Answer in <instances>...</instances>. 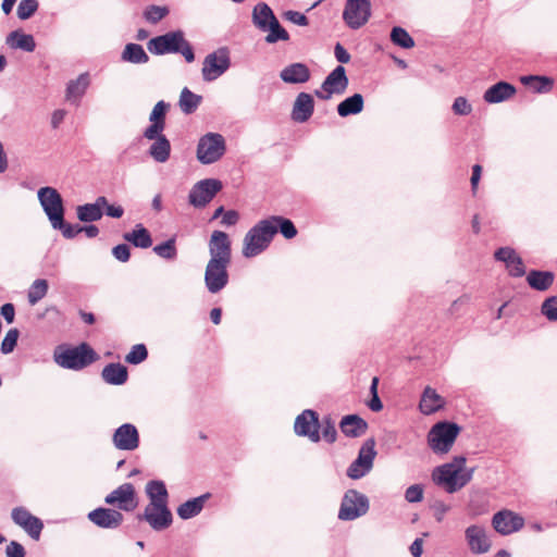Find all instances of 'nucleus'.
<instances>
[{
  "mask_svg": "<svg viewBox=\"0 0 557 557\" xmlns=\"http://www.w3.org/2000/svg\"><path fill=\"white\" fill-rule=\"evenodd\" d=\"M521 83L532 88L534 92H549L554 86L553 78L548 76L529 75L521 77Z\"/></svg>",
  "mask_w": 557,
  "mask_h": 557,
  "instance_id": "42",
  "label": "nucleus"
},
{
  "mask_svg": "<svg viewBox=\"0 0 557 557\" xmlns=\"http://www.w3.org/2000/svg\"><path fill=\"white\" fill-rule=\"evenodd\" d=\"M104 503L110 506L116 505L121 511H133L138 506L135 487L132 483H123L104 497Z\"/></svg>",
  "mask_w": 557,
  "mask_h": 557,
  "instance_id": "15",
  "label": "nucleus"
},
{
  "mask_svg": "<svg viewBox=\"0 0 557 557\" xmlns=\"http://www.w3.org/2000/svg\"><path fill=\"white\" fill-rule=\"evenodd\" d=\"M284 16L287 21L299 26H307L309 24L308 17L304 13L297 11H286Z\"/></svg>",
  "mask_w": 557,
  "mask_h": 557,
  "instance_id": "63",
  "label": "nucleus"
},
{
  "mask_svg": "<svg viewBox=\"0 0 557 557\" xmlns=\"http://www.w3.org/2000/svg\"><path fill=\"white\" fill-rule=\"evenodd\" d=\"M210 497V494H203L198 497L186 500L181 504L177 508V515L183 520H188L196 517L203 509L206 500Z\"/></svg>",
  "mask_w": 557,
  "mask_h": 557,
  "instance_id": "35",
  "label": "nucleus"
},
{
  "mask_svg": "<svg viewBox=\"0 0 557 557\" xmlns=\"http://www.w3.org/2000/svg\"><path fill=\"white\" fill-rule=\"evenodd\" d=\"M123 237L137 248L146 249L152 245V237L143 224H137L132 232L125 233Z\"/></svg>",
  "mask_w": 557,
  "mask_h": 557,
  "instance_id": "38",
  "label": "nucleus"
},
{
  "mask_svg": "<svg viewBox=\"0 0 557 557\" xmlns=\"http://www.w3.org/2000/svg\"><path fill=\"white\" fill-rule=\"evenodd\" d=\"M37 197L50 223L64 216L65 208L63 198L55 188L50 186L41 187L37 193Z\"/></svg>",
  "mask_w": 557,
  "mask_h": 557,
  "instance_id": "11",
  "label": "nucleus"
},
{
  "mask_svg": "<svg viewBox=\"0 0 557 557\" xmlns=\"http://www.w3.org/2000/svg\"><path fill=\"white\" fill-rule=\"evenodd\" d=\"M170 13V9L166 5L149 4L143 11V18L150 24H158Z\"/></svg>",
  "mask_w": 557,
  "mask_h": 557,
  "instance_id": "44",
  "label": "nucleus"
},
{
  "mask_svg": "<svg viewBox=\"0 0 557 557\" xmlns=\"http://www.w3.org/2000/svg\"><path fill=\"white\" fill-rule=\"evenodd\" d=\"M121 59L124 62H128L132 64H146L149 62V55L139 44L129 42L126 44Z\"/></svg>",
  "mask_w": 557,
  "mask_h": 557,
  "instance_id": "39",
  "label": "nucleus"
},
{
  "mask_svg": "<svg viewBox=\"0 0 557 557\" xmlns=\"http://www.w3.org/2000/svg\"><path fill=\"white\" fill-rule=\"evenodd\" d=\"M349 81L343 65H337L323 81L321 88L330 94H343L348 87Z\"/></svg>",
  "mask_w": 557,
  "mask_h": 557,
  "instance_id": "25",
  "label": "nucleus"
},
{
  "mask_svg": "<svg viewBox=\"0 0 557 557\" xmlns=\"http://www.w3.org/2000/svg\"><path fill=\"white\" fill-rule=\"evenodd\" d=\"M453 112L456 115H469L472 112V106L469 103L467 98L459 96L454 100Z\"/></svg>",
  "mask_w": 557,
  "mask_h": 557,
  "instance_id": "58",
  "label": "nucleus"
},
{
  "mask_svg": "<svg viewBox=\"0 0 557 557\" xmlns=\"http://www.w3.org/2000/svg\"><path fill=\"white\" fill-rule=\"evenodd\" d=\"M371 16L370 0H347L343 12V20L351 29L362 27Z\"/></svg>",
  "mask_w": 557,
  "mask_h": 557,
  "instance_id": "13",
  "label": "nucleus"
},
{
  "mask_svg": "<svg viewBox=\"0 0 557 557\" xmlns=\"http://www.w3.org/2000/svg\"><path fill=\"white\" fill-rule=\"evenodd\" d=\"M112 255L120 262H127L131 258V248L126 244H119L113 247Z\"/></svg>",
  "mask_w": 557,
  "mask_h": 557,
  "instance_id": "61",
  "label": "nucleus"
},
{
  "mask_svg": "<svg viewBox=\"0 0 557 557\" xmlns=\"http://www.w3.org/2000/svg\"><path fill=\"white\" fill-rule=\"evenodd\" d=\"M210 259L212 261H232V243L228 235L223 231H213L208 244Z\"/></svg>",
  "mask_w": 557,
  "mask_h": 557,
  "instance_id": "16",
  "label": "nucleus"
},
{
  "mask_svg": "<svg viewBox=\"0 0 557 557\" xmlns=\"http://www.w3.org/2000/svg\"><path fill=\"white\" fill-rule=\"evenodd\" d=\"M231 66L230 51L226 47L209 53L202 63V78L212 82L223 75Z\"/></svg>",
  "mask_w": 557,
  "mask_h": 557,
  "instance_id": "8",
  "label": "nucleus"
},
{
  "mask_svg": "<svg viewBox=\"0 0 557 557\" xmlns=\"http://www.w3.org/2000/svg\"><path fill=\"white\" fill-rule=\"evenodd\" d=\"M87 518L90 522L101 529H117L124 520V516L120 510L98 507L88 512Z\"/></svg>",
  "mask_w": 557,
  "mask_h": 557,
  "instance_id": "19",
  "label": "nucleus"
},
{
  "mask_svg": "<svg viewBox=\"0 0 557 557\" xmlns=\"http://www.w3.org/2000/svg\"><path fill=\"white\" fill-rule=\"evenodd\" d=\"M5 44L12 49H21L26 52H33L36 48V41L30 34H24L16 29L7 36Z\"/></svg>",
  "mask_w": 557,
  "mask_h": 557,
  "instance_id": "34",
  "label": "nucleus"
},
{
  "mask_svg": "<svg viewBox=\"0 0 557 557\" xmlns=\"http://www.w3.org/2000/svg\"><path fill=\"white\" fill-rule=\"evenodd\" d=\"M149 148V156L159 163H164L171 154V143L166 136L156 137Z\"/></svg>",
  "mask_w": 557,
  "mask_h": 557,
  "instance_id": "40",
  "label": "nucleus"
},
{
  "mask_svg": "<svg viewBox=\"0 0 557 557\" xmlns=\"http://www.w3.org/2000/svg\"><path fill=\"white\" fill-rule=\"evenodd\" d=\"M53 230L60 231L63 237L67 239L74 238L78 233H81L79 225H72L64 220V216L55 220L50 223Z\"/></svg>",
  "mask_w": 557,
  "mask_h": 557,
  "instance_id": "50",
  "label": "nucleus"
},
{
  "mask_svg": "<svg viewBox=\"0 0 557 557\" xmlns=\"http://www.w3.org/2000/svg\"><path fill=\"white\" fill-rule=\"evenodd\" d=\"M230 264L231 263L227 262L208 261L205 269L203 282L210 294H219L227 286L230 282L227 271Z\"/></svg>",
  "mask_w": 557,
  "mask_h": 557,
  "instance_id": "10",
  "label": "nucleus"
},
{
  "mask_svg": "<svg viewBox=\"0 0 557 557\" xmlns=\"http://www.w3.org/2000/svg\"><path fill=\"white\" fill-rule=\"evenodd\" d=\"M263 32H268V35L264 38L267 44L289 40V34L280 24L277 18L272 24H269Z\"/></svg>",
  "mask_w": 557,
  "mask_h": 557,
  "instance_id": "46",
  "label": "nucleus"
},
{
  "mask_svg": "<svg viewBox=\"0 0 557 557\" xmlns=\"http://www.w3.org/2000/svg\"><path fill=\"white\" fill-rule=\"evenodd\" d=\"M444 406H445L444 398L440 394H437L435 389H433L430 386H426L424 388L421 399H420V404H419L420 411L423 414L429 416V414H432V413L438 411Z\"/></svg>",
  "mask_w": 557,
  "mask_h": 557,
  "instance_id": "30",
  "label": "nucleus"
},
{
  "mask_svg": "<svg viewBox=\"0 0 557 557\" xmlns=\"http://www.w3.org/2000/svg\"><path fill=\"white\" fill-rule=\"evenodd\" d=\"M103 210L106 215L113 218V219H121L124 214V209L120 205H110L107 201V205L103 206Z\"/></svg>",
  "mask_w": 557,
  "mask_h": 557,
  "instance_id": "64",
  "label": "nucleus"
},
{
  "mask_svg": "<svg viewBox=\"0 0 557 557\" xmlns=\"http://www.w3.org/2000/svg\"><path fill=\"white\" fill-rule=\"evenodd\" d=\"M11 518L13 522L21 527L33 540L38 541L40 539L44 523L38 517L32 515L25 507L21 506L13 508Z\"/></svg>",
  "mask_w": 557,
  "mask_h": 557,
  "instance_id": "17",
  "label": "nucleus"
},
{
  "mask_svg": "<svg viewBox=\"0 0 557 557\" xmlns=\"http://www.w3.org/2000/svg\"><path fill=\"white\" fill-rule=\"evenodd\" d=\"M147 49L154 55L182 54L187 63L195 61V52L182 29L156 36L147 42Z\"/></svg>",
  "mask_w": 557,
  "mask_h": 557,
  "instance_id": "1",
  "label": "nucleus"
},
{
  "mask_svg": "<svg viewBox=\"0 0 557 557\" xmlns=\"http://www.w3.org/2000/svg\"><path fill=\"white\" fill-rule=\"evenodd\" d=\"M89 85L90 76L88 72L79 74L76 79H71L66 85L65 100L74 106H78Z\"/></svg>",
  "mask_w": 557,
  "mask_h": 557,
  "instance_id": "24",
  "label": "nucleus"
},
{
  "mask_svg": "<svg viewBox=\"0 0 557 557\" xmlns=\"http://www.w3.org/2000/svg\"><path fill=\"white\" fill-rule=\"evenodd\" d=\"M222 187V182L216 178L201 180L191 187L188 201L195 208H203L215 197Z\"/></svg>",
  "mask_w": 557,
  "mask_h": 557,
  "instance_id": "12",
  "label": "nucleus"
},
{
  "mask_svg": "<svg viewBox=\"0 0 557 557\" xmlns=\"http://www.w3.org/2000/svg\"><path fill=\"white\" fill-rule=\"evenodd\" d=\"M18 336L20 332L17 329H11L8 331L1 343V352L3 355H8L14 350L17 345Z\"/></svg>",
  "mask_w": 557,
  "mask_h": 557,
  "instance_id": "55",
  "label": "nucleus"
},
{
  "mask_svg": "<svg viewBox=\"0 0 557 557\" xmlns=\"http://www.w3.org/2000/svg\"><path fill=\"white\" fill-rule=\"evenodd\" d=\"M145 493L150 505H169V492L162 480H151L146 484Z\"/></svg>",
  "mask_w": 557,
  "mask_h": 557,
  "instance_id": "31",
  "label": "nucleus"
},
{
  "mask_svg": "<svg viewBox=\"0 0 557 557\" xmlns=\"http://www.w3.org/2000/svg\"><path fill=\"white\" fill-rule=\"evenodd\" d=\"M276 20L272 9L264 2H259L252 10V23L260 30H264L269 24Z\"/></svg>",
  "mask_w": 557,
  "mask_h": 557,
  "instance_id": "37",
  "label": "nucleus"
},
{
  "mask_svg": "<svg viewBox=\"0 0 557 557\" xmlns=\"http://www.w3.org/2000/svg\"><path fill=\"white\" fill-rule=\"evenodd\" d=\"M494 258L497 261L505 263L510 276L521 277L525 274L523 261L521 257L517 255L515 249L510 247H502L495 251Z\"/></svg>",
  "mask_w": 557,
  "mask_h": 557,
  "instance_id": "21",
  "label": "nucleus"
},
{
  "mask_svg": "<svg viewBox=\"0 0 557 557\" xmlns=\"http://www.w3.org/2000/svg\"><path fill=\"white\" fill-rule=\"evenodd\" d=\"M363 107V96L361 94H354L338 103L337 113L341 117H347L362 112Z\"/></svg>",
  "mask_w": 557,
  "mask_h": 557,
  "instance_id": "36",
  "label": "nucleus"
},
{
  "mask_svg": "<svg viewBox=\"0 0 557 557\" xmlns=\"http://www.w3.org/2000/svg\"><path fill=\"white\" fill-rule=\"evenodd\" d=\"M107 205V197L99 196L92 203H84L76 208L77 219L83 223L99 221L103 215V206Z\"/></svg>",
  "mask_w": 557,
  "mask_h": 557,
  "instance_id": "27",
  "label": "nucleus"
},
{
  "mask_svg": "<svg viewBox=\"0 0 557 557\" xmlns=\"http://www.w3.org/2000/svg\"><path fill=\"white\" fill-rule=\"evenodd\" d=\"M492 524L496 532L508 535L522 529L524 519L510 510H500L493 516Z\"/></svg>",
  "mask_w": 557,
  "mask_h": 557,
  "instance_id": "20",
  "label": "nucleus"
},
{
  "mask_svg": "<svg viewBox=\"0 0 557 557\" xmlns=\"http://www.w3.org/2000/svg\"><path fill=\"white\" fill-rule=\"evenodd\" d=\"M38 5L37 0H21L16 11L17 17L22 21L30 18L38 10Z\"/></svg>",
  "mask_w": 557,
  "mask_h": 557,
  "instance_id": "52",
  "label": "nucleus"
},
{
  "mask_svg": "<svg viewBox=\"0 0 557 557\" xmlns=\"http://www.w3.org/2000/svg\"><path fill=\"white\" fill-rule=\"evenodd\" d=\"M99 356L87 343H82L75 347L59 345L53 351L54 362L63 368L79 371L95 361Z\"/></svg>",
  "mask_w": 557,
  "mask_h": 557,
  "instance_id": "2",
  "label": "nucleus"
},
{
  "mask_svg": "<svg viewBox=\"0 0 557 557\" xmlns=\"http://www.w3.org/2000/svg\"><path fill=\"white\" fill-rule=\"evenodd\" d=\"M391 40L394 45L403 49H410L414 47L413 38L405 28L400 26H395L392 28Z\"/></svg>",
  "mask_w": 557,
  "mask_h": 557,
  "instance_id": "48",
  "label": "nucleus"
},
{
  "mask_svg": "<svg viewBox=\"0 0 557 557\" xmlns=\"http://www.w3.org/2000/svg\"><path fill=\"white\" fill-rule=\"evenodd\" d=\"M339 429L347 437H360L368 430V423L358 414H347L342 418Z\"/></svg>",
  "mask_w": 557,
  "mask_h": 557,
  "instance_id": "29",
  "label": "nucleus"
},
{
  "mask_svg": "<svg viewBox=\"0 0 557 557\" xmlns=\"http://www.w3.org/2000/svg\"><path fill=\"white\" fill-rule=\"evenodd\" d=\"M169 107V103L165 101H158L149 114V121H165Z\"/></svg>",
  "mask_w": 557,
  "mask_h": 557,
  "instance_id": "59",
  "label": "nucleus"
},
{
  "mask_svg": "<svg viewBox=\"0 0 557 557\" xmlns=\"http://www.w3.org/2000/svg\"><path fill=\"white\" fill-rule=\"evenodd\" d=\"M294 431L296 435L308 437L312 443H318L321 440L318 412L312 409H305L296 417Z\"/></svg>",
  "mask_w": 557,
  "mask_h": 557,
  "instance_id": "14",
  "label": "nucleus"
},
{
  "mask_svg": "<svg viewBox=\"0 0 557 557\" xmlns=\"http://www.w3.org/2000/svg\"><path fill=\"white\" fill-rule=\"evenodd\" d=\"M473 473L474 468L461 469L455 462H447L433 470L432 480L437 486L453 494L466 486L472 480Z\"/></svg>",
  "mask_w": 557,
  "mask_h": 557,
  "instance_id": "4",
  "label": "nucleus"
},
{
  "mask_svg": "<svg viewBox=\"0 0 557 557\" xmlns=\"http://www.w3.org/2000/svg\"><path fill=\"white\" fill-rule=\"evenodd\" d=\"M314 100L308 92H299L294 101L290 117L296 123L307 122L313 114Z\"/></svg>",
  "mask_w": 557,
  "mask_h": 557,
  "instance_id": "22",
  "label": "nucleus"
},
{
  "mask_svg": "<svg viewBox=\"0 0 557 557\" xmlns=\"http://www.w3.org/2000/svg\"><path fill=\"white\" fill-rule=\"evenodd\" d=\"M372 468H368V465L362 463L361 459H355L347 468V476L352 480H358L368 474Z\"/></svg>",
  "mask_w": 557,
  "mask_h": 557,
  "instance_id": "53",
  "label": "nucleus"
},
{
  "mask_svg": "<svg viewBox=\"0 0 557 557\" xmlns=\"http://www.w3.org/2000/svg\"><path fill=\"white\" fill-rule=\"evenodd\" d=\"M165 125V121H150V125L144 131L143 135L146 139L164 136Z\"/></svg>",
  "mask_w": 557,
  "mask_h": 557,
  "instance_id": "57",
  "label": "nucleus"
},
{
  "mask_svg": "<svg viewBox=\"0 0 557 557\" xmlns=\"http://www.w3.org/2000/svg\"><path fill=\"white\" fill-rule=\"evenodd\" d=\"M320 429L322 431V435L324 440L332 444L336 441L337 431L335 429L334 421L331 417H324L322 422H320Z\"/></svg>",
  "mask_w": 557,
  "mask_h": 557,
  "instance_id": "56",
  "label": "nucleus"
},
{
  "mask_svg": "<svg viewBox=\"0 0 557 557\" xmlns=\"http://www.w3.org/2000/svg\"><path fill=\"white\" fill-rule=\"evenodd\" d=\"M276 228L271 224L269 218L257 222L245 235L243 256L253 258L265 251L271 245Z\"/></svg>",
  "mask_w": 557,
  "mask_h": 557,
  "instance_id": "3",
  "label": "nucleus"
},
{
  "mask_svg": "<svg viewBox=\"0 0 557 557\" xmlns=\"http://www.w3.org/2000/svg\"><path fill=\"white\" fill-rule=\"evenodd\" d=\"M225 149V140L221 134L208 133L198 141L197 159L202 164L214 163L222 158Z\"/></svg>",
  "mask_w": 557,
  "mask_h": 557,
  "instance_id": "7",
  "label": "nucleus"
},
{
  "mask_svg": "<svg viewBox=\"0 0 557 557\" xmlns=\"http://www.w3.org/2000/svg\"><path fill=\"white\" fill-rule=\"evenodd\" d=\"M148 358V350L144 344H136L126 355L125 361L129 364H139Z\"/></svg>",
  "mask_w": 557,
  "mask_h": 557,
  "instance_id": "51",
  "label": "nucleus"
},
{
  "mask_svg": "<svg viewBox=\"0 0 557 557\" xmlns=\"http://www.w3.org/2000/svg\"><path fill=\"white\" fill-rule=\"evenodd\" d=\"M408 503H419L423 499V487L420 484L410 485L405 492Z\"/></svg>",
  "mask_w": 557,
  "mask_h": 557,
  "instance_id": "60",
  "label": "nucleus"
},
{
  "mask_svg": "<svg viewBox=\"0 0 557 557\" xmlns=\"http://www.w3.org/2000/svg\"><path fill=\"white\" fill-rule=\"evenodd\" d=\"M269 220L276 228V234L280 232L286 239L296 237L298 232L292 220L282 215H271Z\"/></svg>",
  "mask_w": 557,
  "mask_h": 557,
  "instance_id": "43",
  "label": "nucleus"
},
{
  "mask_svg": "<svg viewBox=\"0 0 557 557\" xmlns=\"http://www.w3.org/2000/svg\"><path fill=\"white\" fill-rule=\"evenodd\" d=\"M555 274L552 271L530 270L527 274L529 286L537 292H545L552 287Z\"/></svg>",
  "mask_w": 557,
  "mask_h": 557,
  "instance_id": "32",
  "label": "nucleus"
},
{
  "mask_svg": "<svg viewBox=\"0 0 557 557\" xmlns=\"http://www.w3.org/2000/svg\"><path fill=\"white\" fill-rule=\"evenodd\" d=\"M201 101L202 97L200 95H196L187 87H184L181 91L178 106L183 113L191 114L198 109Z\"/></svg>",
  "mask_w": 557,
  "mask_h": 557,
  "instance_id": "41",
  "label": "nucleus"
},
{
  "mask_svg": "<svg viewBox=\"0 0 557 557\" xmlns=\"http://www.w3.org/2000/svg\"><path fill=\"white\" fill-rule=\"evenodd\" d=\"M153 252L162 259L175 260L177 257L176 238L172 236L168 240L156 245L152 248Z\"/></svg>",
  "mask_w": 557,
  "mask_h": 557,
  "instance_id": "45",
  "label": "nucleus"
},
{
  "mask_svg": "<svg viewBox=\"0 0 557 557\" xmlns=\"http://www.w3.org/2000/svg\"><path fill=\"white\" fill-rule=\"evenodd\" d=\"M459 432L460 426L455 422H437L428 434V444L435 454H446L450 450Z\"/></svg>",
  "mask_w": 557,
  "mask_h": 557,
  "instance_id": "5",
  "label": "nucleus"
},
{
  "mask_svg": "<svg viewBox=\"0 0 557 557\" xmlns=\"http://www.w3.org/2000/svg\"><path fill=\"white\" fill-rule=\"evenodd\" d=\"M541 313L548 321H557V296H550L543 301Z\"/></svg>",
  "mask_w": 557,
  "mask_h": 557,
  "instance_id": "54",
  "label": "nucleus"
},
{
  "mask_svg": "<svg viewBox=\"0 0 557 557\" xmlns=\"http://www.w3.org/2000/svg\"><path fill=\"white\" fill-rule=\"evenodd\" d=\"M375 456V441L374 438H368L360 447L357 459H361V462L368 465V468H373Z\"/></svg>",
  "mask_w": 557,
  "mask_h": 557,
  "instance_id": "49",
  "label": "nucleus"
},
{
  "mask_svg": "<svg viewBox=\"0 0 557 557\" xmlns=\"http://www.w3.org/2000/svg\"><path fill=\"white\" fill-rule=\"evenodd\" d=\"M5 555L7 557H25L26 552L21 543L11 541L5 547Z\"/></svg>",
  "mask_w": 557,
  "mask_h": 557,
  "instance_id": "62",
  "label": "nucleus"
},
{
  "mask_svg": "<svg viewBox=\"0 0 557 557\" xmlns=\"http://www.w3.org/2000/svg\"><path fill=\"white\" fill-rule=\"evenodd\" d=\"M465 535L472 553L484 554L491 548V542L483 527L470 525L466 529Z\"/></svg>",
  "mask_w": 557,
  "mask_h": 557,
  "instance_id": "23",
  "label": "nucleus"
},
{
  "mask_svg": "<svg viewBox=\"0 0 557 557\" xmlns=\"http://www.w3.org/2000/svg\"><path fill=\"white\" fill-rule=\"evenodd\" d=\"M138 521H145L157 532L169 529L173 523V515L169 505L147 504L141 513L136 516Z\"/></svg>",
  "mask_w": 557,
  "mask_h": 557,
  "instance_id": "9",
  "label": "nucleus"
},
{
  "mask_svg": "<svg viewBox=\"0 0 557 557\" xmlns=\"http://www.w3.org/2000/svg\"><path fill=\"white\" fill-rule=\"evenodd\" d=\"M48 282L45 278H37L30 285L27 293V300L30 305H36L48 293Z\"/></svg>",
  "mask_w": 557,
  "mask_h": 557,
  "instance_id": "47",
  "label": "nucleus"
},
{
  "mask_svg": "<svg viewBox=\"0 0 557 557\" xmlns=\"http://www.w3.org/2000/svg\"><path fill=\"white\" fill-rule=\"evenodd\" d=\"M102 380L110 385H122L128 379V371L125 366L120 362L107 364L101 371Z\"/></svg>",
  "mask_w": 557,
  "mask_h": 557,
  "instance_id": "33",
  "label": "nucleus"
},
{
  "mask_svg": "<svg viewBox=\"0 0 557 557\" xmlns=\"http://www.w3.org/2000/svg\"><path fill=\"white\" fill-rule=\"evenodd\" d=\"M310 77V69L301 62L290 63L280 72V78L286 84H305Z\"/></svg>",
  "mask_w": 557,
  "mask_h": 557,
  "instance_id": "26",
  "label": "nucleus"
},
{
  "mask_svg": "<svg viewBox=\"0 0 557 557\" xmlns=\"http://www.w3.org/2000/svg\"><path fill=\"white\" fill-rule=\"evenodd\" d=\"M370 508L369 498L357 490H347L342 498L338 519L352 521L364 516Z\"/></svg>",
  "mask_w": 557,
  "mask_h": 557,
  "instance_id": "6",
  "label": "nucleus"
},
{
  "mask_svg": "<svg viewBox=\"0 0 557 557\" xmlns=\"http://www.w3.org/2000/svg\"><path fill=\"white\" fill-rule=\"evenodd\" d=\"M112 443L120 450H135L139 447V432L133 423H124L115 429Z\"/></svg>",
  "mask_w": 557,
  "mask_h": 557,
  "instance_id": "18",
  "label": "nucleus"
},
{
  "mask_svg": "<svg viewBox=\"0 0 557 557\" xmlns=\"http://www.w3.org/2000/svg\"><path fill=\"white\" fill-rule=\"evenodd\" d=\"M516 91L517 89L512 84L500 81L485 90L483 99L491 104L500 103L515 96Z\"/></svg>",
  "mask_w": 557,
  "mask_h": 557,
  "instance_id": "28",
  "label": "nucleus"
}]
</instances>
